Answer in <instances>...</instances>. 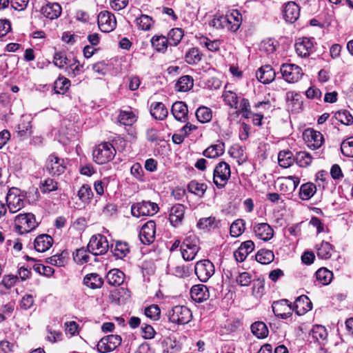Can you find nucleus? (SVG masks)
Instances as JSON below:
<instances>
[{"mask_svg":"<svg viewBox=\"0 0 353 353\" xmlns=\"http://www.w3.org/2000/svg\"><path fill=\"white\" fill-rule=\"evenodd\" d=\"M38 225L35 216L32 213L19 214L14 219L15 231L20 234H27Z\"/></svg>","mask_w":353,"mask_h":353,"instance_id":"nucleus-1","label":"nucleus"},{"mask_svg":"<svg viewBox=\"0 0 353 353\" xmlns=\"http://www.w3.org/2000/svg\"><path fill=\"white\" fill-rule=\"evenodd\" d=\"M199 249V240L194 234L187 236L181 245V254L185 261L194 259Z\"/></svg>","mask_w":353,"mask_h":353,"instance_id":"nucleus-2","label":"nucleus"},{"mask_svg":"<svg viewBox=\"0 0 353 353\" xmlns=\"http://www.w3.org/2000/svg\"><path fill=\"white\" fill-rule=\"evenodd\" d=\"M231 176L230 166L225 161L219 163L213 171V183L219 189L223 188Z\"/></svg>","mask_w":353,"mask_h":353,"instance_id":"nucleus-3","label":"nucleus"},{"mask_svg":"<svg viewBox=\"0 0 353 353\" xmlns=\"http://www.w3.org/2000/svg\"><path fill=\"white\" fill-rule=\"evenodd\" d=\"M168 318L170 322L178 325H185L192 319V312L189 308L183 305L173 307L168 312Z\"/></svg>","mask_w":353,"mask_h":353,"instance_id":"nucleus-4","label":"nucleus"},{"mask_svg":"<svg viewBox=\"0 0 353 353\" xmlns=\"http://www.w3.org/2000/svg\"><path fill=\"white\" fill-rule=\"evenodd\" d=\"M116 150L112 144L102 143L93 150V159L98 164H104L110 161L114 157Z\"/></svg>","mask_w":353,"mask_h":353,"instance_id":"nucleus-5","label":"nucleus"},{"mask_svg":"<svg viewBox=\"0 0 353 353\" xmlns=\"http://www.w3.org/2000/svg\"><path fill=\"white\" fill-rule=\"evenodd\" d=\"M87 248L88 252L94 256L101 255L108 250L109 243L103 235H94L90 239Z\"/></svg>","mask_w":353,"mask_h":353,"instance_id":"nucleus-6","label":"nucleus"},{"mask_svg":"<svg viewBox=\"0 0 353 353\" xmlns=\"http://www.w3.org/2000/svg\"><path fill=\"white\" fill-rule=\"evenodd\" d=\"M158 210L159 207L157 203L145 201L133 204L131 208V213L136 217L152 216L155 214Z\"/></svg>","mask_w":353,"mask_h":353,"instance_id":"nucleus-7","label":"nucleus"},{"mask_svg":"<svg viewBox=\"0 0 353 353\" xmlns=\"http://www.w3.org/2000/svg\"><path fill=\"white\" fill-rule=\"evenodd\" d=\"M7 207L11 213L20 210L24 205L23 196L20 195V190L17 188L9 189L6 196Z\"/></svg>","mask_w":353,"mask_h":353,"instance_id":"nucleus-8","label":"nucleus"},{"mask_svg":"<svg viewBox=\"0 0 353 353\" xmlns=\"http://www.w3.org/2000/svg\"><path fill=\"white\" fill-rule=\"evenodd\" d=\"M281 72L283 78L290 83L298 82L303 75L301 68L292 63H283L281 67Z\"/></svg>","mask_w":353,"mask_h":353,"instance_id":"nucleus-9","label":"nucleus"},{"mask_svg":"<svg viewBox=\"0 0 353 353\" xmlns=\"http://www.w3.org/2000/svg\"><path fill=\"white\" fill-rule=\"evenodd\" d=\"M194 272L201 281L206 282L214 274V266L209 260H202L196 263Z\"/></svg>","mask_w":353,"mask_h":353,"instance_id":"nucleus-10","label":"nucleus"},{"mask_svg":"<svg viewBox=\"0 0 353 353\" xmlns=\"http://www.w3.org/2000/svg\"><path fill=\"white\" fill-rule=\"evenodd\" d=\"M97 23L99 29L103 32H110L117 26L114 15L107 10L102 11L98 14Z\"/></svg>","mask_w":353,"mask_h":353,"instance_id":"nucleus-11","label":"nucleus"},{"mask_svg":"<svg viewBox=\"0 0 353 353\" xmlns=\"http://www.w3.org/2000/svg\"><path fill=\"white\" fill-rule=\"evenodd\" d=\"M121 343V337L117 334H110L103 337L97 344L100 353H106L114 350Z\"/></svg>","mask_w":353,"mask_h":353,"instance_id":"nucleus-12","label":"nucleus"},{"mask_svg":"<svg viewBox=\"0 0 353 353\" xmlns=\"http://www.w3.org/2000/svg\"><path fill=\"white\" fill-rule=\"evenodd\" d=\"M66 168L65 160L50 154L46 162V170L51 175L59 176L65 172Z\"/></svg>","mask_w":353,"mask_h":353,"instance_id":"nucleus-13","label":"nucleus"},{"mask_svg":"<svg viewBox=\"0 0 353 353\" xmlns=\"http://www.w3.org/2000/svg\"><path fill=\"white\" fill-rule=\"evenodd\" d=\"M303 136L307 147L312 150L319 148L324 142L323 134L313 129L305 130Z\"/></svg>","mask_w":353,"mask_h":353,"instance_id":"nucleus-14","label":"nucleus"},{"mask_svg":"<svg viewBox=\"0 0 353 353\" xmlns=\"http://www.w3.org/2000/svg\"><path fill=\"white\" fill-rule=\"evenodd\" d=\"M272 308L275 316L281 319H287L292 315L293 310L292 305L287 299H281L274 301Z\"/></svg>","mask_w":353,"mask_h":353,"instance_id":"nucleus-15","label":"nucleus"},{"mask_svg":"<svg viewBox=\"0 0 353 353\" xmlns=\"http://www.w3.org/2000/svg\"><path fill=\"white\" fill-rule=\"evenodd\" d=\"M156 224L153 221L146 222L141 228L139 239L143 244L150 245L155 239Z\"/></svg>","mask_w":353,"mask_h":353,"instance_id":"nucleus-16","label":"nucleus"},{"mask_svg":"<svg viewBox=\"0 0 353 353\" xmlns=\"http://www.w3.org/2000/svg\"><path fill=\"white\" fill-rule=\"evenodd\" d=\"M253 232L255 236L263 241H268L274 236V230L267 223H255L253 226Z\"/></svg>","mask_w":353,"mask_h":353,"instance_id":"nucleus-17","label":"nucleus"},{"mask_svg":"<svg viewBox=\"0 0 353 353\" xmlns=\"http://www.w3.org/2000/svg\"><path fill=\"white\" fill-rule=\"evenodd\" d=\"M313 47V39L307 37L299 38L294 45L297 54L301 57H308Z\"/></svg>","mask_w":353,"mask_h":353,"instance_id":"nucleus-18","label":"nucleus"},{"mask_svg":"<svg viewBox=\"0 0 353 353\" xmlns=\"http://www.w3.org/2000/svg\"><path fill=\"white\" fill-rule=\"evenodd\" d=\"M283 15L285 21L292 23L299 17L300 7L294 1H289L285 4Z\"/></svg>","mask_w":353,"mask_h":353,"instance_id":"nucleus-19","label":"nucleus"},{"mask_svg":"<svg viewBox=\"0 0 353 353\" xmlns=\"http://www.w3.org/2000/svg\"><path fill=\"white\" fill-rule=\"evenodd\" d=\"M225 17L226 29L233 32L237 31L242 23L241 14L237 10H233L225 15Z\"/></svg>","mask_w":353,"mask_h":353,"instance_id":"nucleus-20","label":"nucleus"},{"mask_svg":"<svg viewBox=\"0 0 353 353\" xmlns=\"http://www.w3.org/2000/svg\"><path fill=\"white\" fill-rule=\"evenodd\" d=\"M32 117L30 114H23L20 119V121L17 127L18 137L21 139H25L32 134Z\"/></svg>","mask_w":353,"mask_h":353,"instance_id":"nucleus-21","label":"nucleus"},{"mask_svg":"<svg viewBox=\"0 0 353 353\" xmlns=\"http://www.w3.org/2000/svg\"><path fill=\"white\" fill-rule=\"evenodd\" d=\"M292 307L298 315H303L312 310V303L306 295H301L296 298Z\"/></svg>","mask_w":353,"mask_h":353,"instance_id":"nucleus-22","label":"nucleus"},{"mask_svg":"<svg viewBox=\"0 0 353 353\" xmlns=\"http://www.w3.org/2000/svg\"><path fill=\"white\" fill-rule=\"evenodd\" d=\"M191 298L197 303L208 300L210 297L208 288L203 284L195 285L190 290Z\"/></svg>","mask_w":353,"mask_h":353,"instance_id":"nucleus-23","label":"nucleus"},{"mask_svg":"<svg viewBox=\"0 0 353 353\" xmlns=\"http://www.w3.org/2000/svg\"><path fill=\"white\" fill-rule=\"evenodd\" d=\"M254 250V243L248 240L243 242L239 248L234 252V256L238 262L244 261L249 254Z\"/></svg>","mask_w":353,"mask_h":353,"instance_id":"nucleus-24","label":"nucleus"},{"mask_svg":"<svg viewBox=\"0 0 353 353\" xmlns=\"http://www.w3.org/2000/svg\"><path fill=\"white\" fill-rule=\"evenodd\" d=\"M276 73L270 65L261 67L256 72L257 79L264 83L268 84L275 79Z\"/></svg>","mask_w":353,"mask_h":353,"instance_id":"nucleus-25","label":"nucleus"},{"mask_svg":"<svg viewBox=\"0 0 353 353\" xmlns=\"http://www.w3.org/2000/svg\"><path fill=\"white\" fill-rule=\"evenodd\" d=\"M171 112L176 120L181 122L187 121L188 109L185 103L183 101H176L172 106Z\"/></svg>","mask_w":353,"mask_h":353,"instance_id":"nucleus-26","label":"nucleus"},{"mask_svg":"<svg viewBox=\"0 0 353 353\" xmlns=\"http://www.w3.org/2000/svg\"><path fill=\"white\" fill-rule=\"evenodd\" d=\"M286 103L288 108L292 112H299L303 105L301 96L294 91L288 92L286 94Z\"/></svg>","mask_w":353,"mask_h":353,"instance_id":"nucleus-27","label":"nucleus"},{"mask_svg":"<svg viewBox=\"0 0 353 353\" xmlns=\"http://www.w3.org/2000/svg\"><path fill=\"white\" fill-rule=\"evenodd\" d=\"M61 11V7L58 3H48L41 8V14L50 20L58 18Z\"/></svg>","mask_w":353,"mask_h":353,"instance_id":"nucleus-28","label":"nucleus"},{"mask_svg":"<svg viewBox=\"0 0 353 353\" xmlns=\"http://www.w3.org/2000/svg\"><path fill=\"white\" fill-rule=\"evenodd\" d=\"M185 207L182 204L173 205L170 211L169 219L170 223L176 226L180 224L184 217Z\"/></svg>","mask_w":353,"mask_h":353,"instance_id":"nucleus-29","label":"nucleus"},{"mask_svg":"<svg viewBox=\"0 0 353 353\" xmlns=\"http://www.w3.org/2000/svg\"><path fill=\"white\" fill-rule=\"evenodd\" d=\"M53 239L48 234H41L34 241L35 250L39 252H44L52 245Z\"/></svg>","mask_w":353,"mask_h":353,"instance_id":"nucleus-30","label":"nucleus"},{"mask_svg":"<svg viewBox=\"0 0 353 353\" xmlns=\"http://www.w3.org/2000/svg\"><path fill=\"white\" fill-rule=\"evenodd\" d=\"M150 114L155 119L163 120L167 117L168 112L163 103L154 102L151 104Z\"/></svg>","mask_w":353,"mask_h":353,"instance_id":"nucleus-31","label":"nucleus"},{"mask_svg":"<svg viewBox=\"0 0 353 353\" xmlns=\"http://www.w3.org/2000/svg\"><path fill=\"white\" fill-rule=\"evenodd\" d=\"M316 254L321 259H329L332 254L333 246L328 242L323 241L316 245Z\"/></svg>","mask_w":353,"mask_h":353,"instance_id":"nucleus-32","label":"nucleus"},{"mask_svg":"<svg viewBox=\"0 0 353 353\" xmlns=\"http://www.w3.org/2000/svg\"><path fill=\"white\" fill-rule=\"evenodd\" d=\"M193 85V78L190 75H184L178 79L175 85V89L178 92H187L191 90Z\"/></svg>","mask_w":353,"mask_h":353,"instance_id":"nucleus-33","label":"nucleus"},{"mask_svg":"<svg viewBox=\"0 0 353 353\" xmlns=\"http://www.w3.org/2000/svg\"><path fill=\"white\" fill-rule=\"evenodd\" d=\"M295 156L290 150L281 151L278 154V161L281 167L288 168L295 161Z\"/></svg>","mask_w":353,"mask_h":353,"instance_id":"nucleus-34","label":"nucleus"},{"mask_svg":"<svg viewBox=\"0 0 353 353\" xmlns=\"http://www.w3.org/2000/svg\"><path fill=\"white\" fill-rule=\"evenodd\" d=\"M106 279L110 285L114 286L120 285L124 281V274L118 269H113L108 272Z\"/></svg>","mask_w":353,"mask_h":353,"instance_id":"nucleus-35","label":"nucleus"},{"mask_svg":"<svg viewBox=\"0 0 353 353\" xmlns=\"http://www.w3.org/2000/svg\"><path fill=\"white\" fill-rule=\"evenodd\" d=\"M83 283L88 288L97 289L102 286L103 281L98 274L92 273L84 277Z\"/></svg>","mask_w":353,"mask_h":353,"instance_id":"nucleus-36","label":"nucleus"},{"mask_svg":"<svg viewBox=\"0 0 353 353\" xmlns=\"http://www.w3.org/2000/svg\"><path fill=\"white\" fill-rule=\"evenodd\" d=\"M18 279L17 276L6 275L4 276L0 282V294H7L10 290L14 285Z\"/></svg>","mask_w":353,"mask_h":353,"instance_id":"nucleus-37","label":"nucleus"},{"mask_svg":"<svg viewBox=\"0 0 353 353\" xmlns=\"http://www.w3.org/2000/svg\"><path fill=\"white\" fill-rule=\"evenodd\" d=\"M207 188L205 183H199L196 180L191 181L188 185V191L199 197L203 196Z\"/></svg>","mask_w":353,"mask_h":353,"instance_id":"nucleus-38","label":"nucleus"},{"mask_svg":"<svg viewBox=\"0 0 353 353\" xmlns=\"http://www.w3.org/2000/svg\"><path fill=\"white\" fill-rule=\"evenodd\" d=\"M129 251V246L125 242L117 241L114 246L111 247V252L117 259H123Z\"/></svg>","mask_w":353,"mask_h":353,"instance_id":"nucleus-39","label":"nucleus"},{"mask_svg":"<svg viewBox=\"0 0 353 353\" xmlns=\"http://www.w3.org/2000/svg\"><path fill=\"white\" fill-rule=\"evenodd\" d=\"M251 330L254 335L259 339H264L268 335V329L262 321H257L251 325Z\"/></svg>","mask_w":353,"mask_h":353,"instance_id":"nucleus-40","label":"nucleus"},{"mask_svg":"<svg viewBox=\"0 0 353 353\" xmlns=\"http://www.w3.org/2000/svg\"><path fill=\"white\" fill-rule=\"evenodd\" d=\"M312 157L306 151H299L295 154V161L299 166L306 168L309 166L312 161Z\"/></svg>","mask_w":353,"mask_h":353,"instance_id":"nucleus-41","label":"nucleus"},{"mask_svg":"<svg viewBox=\"0 0 353 353\" xmlns=\"http://www.w3.org/2000/svg\"><path fill=\"white\" fill-rule=\"evenodd\" d=\"M256 260L261 264H269L274 259V252L270 250L261 249L256 254Z\"/></svg>","mask_w":353,"mask_h":353,"instance_id":"nucleus-42","label":"nucleus"},{"mask_svg":"<svg viewBox=\"0 0 353 353\" xmlns=\"http://www.w3.org/2000/svg\"><path fill=\"white\" fill-rule=\"evenodd\" d=\"M224 152V144L220 143L219 144L212 145L206 148L203 154L207 158H216L221 155Z\"/></svg>","mask_w":353,"mask_h":353,"instance_id":"nucleus-43","label":"nucleus"},{"mask_svg":"<svg viewBox=\"0 0 353 353\" xmlns=\"http://www.w3.org/2000/svg\"><path fill=\"white\" fill-rule=\"evenodd\" d=\"M316 185L312 183H306L301 186L299 194L303 200H308L316 192Z\"/></svg>","mask_w":353,"mask_h":353,"instance_id":"nucleus-44","label":"nucleus"},{"mask_svg":"<svg viewBox=\"0 0 353 353\" xmlns=\"http://www.w3.org/2000/svg\"><path fill=\"white\" fill-rule=\"evenodd\" d=\"M151 43L157 51L164 52L168 48V38L162 35H154L151 39Z\"/></svg>","mask_w":353,"mask_h":353,"instance_id":"nucleus-45","label":"nucleus"},{"mask_svg":"<svg viewBox=\"0 0 353 353\" xmlns=\"http://www.w3.org/2000/svg\"><path fill=\"white\" fill-rule=\"evenodd\" d=\"M195 114L197 120L202 123L210 121L212 117V110L209 108L205 106L199 108L196 110Z\"/></svg>","mask_w":353,"mask_h":353,"instance_id":"nucleus-46","label":"nucleus"},{"mask_svg":"<svg viewBox=\"0 0 353 353\" xmlns=\"http://www.w3.org/2000/svg\"><path fill=\"white\" fill-rule=\"evenodd\" d=\"M70 86V81L64 77H59L54 82V90L57 94H64Z\"/></svg>","mask_w":353,"mask_h":353,"instance_id":"nucleus-47","label":"nucleus"},{"mask_svg":"<svg viewBox=\"0 0 353 353\" xmlns=\"http://www.w3.org/2000/svg\"><path fill=\"white\" fill-rule=\"evenodd\" d=\"M333 277V274L327 268H320L316 272V278L322 285L329 284Z\"/></svg>","mask_w":353,"mask_h":353,"instance_id":"nucleus-48","label":"nucleus"},{"mask_svg":"<svg viewBox=\"0 0 353 353\" xmlns=\"http://www.w3.org/2000/svg\"><path fill=\"white\" fill-rule=\"evenodd\" d=\"M136 23L139 29L148 31L152 27L154 21L151 17L146 14H141L139 17L136 19Z\"/></svg>","mask_w":353,"mask_h":353,"instance_id":"nucleus-49","label":"nucleus"},{"mask_svg":"<svg viewBox=\"0 0 353 353\" xmlns=\"http://www.w3.org/2000/svg\"><path fill=\"white\" fill-rule=\"evenodd\" d=\"M245 222L243 219H236L230 225V233L233 237H238L241 235L245 230Z\"/></svg>","mask_w":353,"mask_h":353,"instance_id":"nucleus-50","label":"nucleus"},{"mask_svg":"<svg viewBox=\"0 0 353 353\" xmlns=\"http://www.w3.org/2000/svg\"><path fill=\"white\" fill-rule=\"evenodd\" d=\"M119 122L124 125H132L136 121L135 114L131 110H123L118 117Z\"/></svg>","mask_w":353,"mask_h":353,"instance_id":"nucleus-51","label":"nucleus"},{"mask_svg":"<svg viewBox=\"0 0 353 353\" xmlns=\"http://www.w3.org/2000/svg\"><path fill=\"white\" fill-rule=\"evenodd\" d=\"M67 254L68 253L63 251L60 254H57L48 258L46 261L48 263L52 265L58 267L64 266L67 262Z\"/></svg>","mask_w":353,"mask_h":353,"instance_id":"nucleus-52","label":"nucleus"},{"mask_svg":"<svg viewBox=\"0 0 353 353\" xmlns=\"http://www.w3.org/2000/svg\"><path fill=\"white\" fill-rule=\"evenodd\" d=\"M77 196L83 203H89L92 199L93 192L89 185H83L77 192Z\"/></svg>","mask_w":353,"mask_h":353,"instance_id":"nucleus-53","label":"nucleus"},{"mask_svg":"<svg viewBox=\"0 0 353 353\" xmlns=\"http://www.w3.org/2000/svg\"><path fill=\"white\" fill-rule=\"evenodd\" d=\"M238 111L243 117L245 119L250 118L252 112L251 111V105L248 99L243 98L241 99L239 104L238 103Z\"/></svg>","mask_w":353,"mask_h":353,"instance_id":"nucleus-54","label":"nucleus"},{"mask_svg":"<svg viewBox=\"0 0 353 353\" xmlns=\"http://www.w3.org/2000/svg\"><path fill=\"white\" fill-rule=\"evenodd\" d=\"M185 58L188 64L194 65L201 61V54L198 48H192L187 52Z\"/></svg>","mask_w":353,"mask_h":353,"instance_id":"nucleus-55","label":"nucleus"},{"mask_svg":"<svg viewBox=\"0 0 353 353\" xmlns=\"http://www.w3.org/2000/svg\"><path fill=\"white\" fill-rule=\"evenodd\" d=\"M223 98L227 105L235 109L238 108L239 97L235 92L225 90L223 94Z\"/></svg>","mask_w":353,"mask_h":353,"instance_id":"nucleus-56","label":"nucleus"},{"mask_svg":"<svg viewBox=\"0 0 353 353\" xmlns=\"http://www.w3.org/2000/svg\"><path fill=\"white\" fill-rule=\"evenodd\" d=\"M39 188L42 193H49L58 189V183L52 179L48 178L41 183Z\"/></svg>","mask_w":353,"mask_h":353,"instance_id":"nucleus-57","label":"nucleus"},{"mask_svg":"<svg viewBox=\"0 0 353 353\" xmlns=\"http://www.w3.org/2000/svg\"><path fill=\"white\" fill-rule=\"evenodd\" d=\"M300 183V179L298 176H289L284 178L283 182L281 183L282 186H285L287 191H294L297 188Z\"/></svg>","mask_w":353,"mask_h":353,"instance_id":"nucleus-58","label":"nucleus"},{"mask_svg":"<svg viewBox=\"0 0 353 353\" xmlns=\"http://www.w3.org/2000/svg\"><path fill=\"white\" fill-rule=\"evenodd\" d=\"M335 118L344 125H349L353 123V117L345 110L336 112Z\"/></svg>","mask_w":353,"mask_h":353,"instance_id":"nucleus-59","label":"nucleus"},{"mask_svg":"<svg viewBox=\"0 0 353 353\" xmlns=\"http://www.w3.org/2000/svg\"><path fill=\"white\" fill-rule=\"evenodd\" d=\"M88 251L83 248L77 250L73 256L74 261L80 265L88 263L89 255L88 254Z\"/></svg>","mask_w":353,"mask_h":353,"instance_id":"nucleus-60","label":"nucleus"},{"mask_svg":"<svg viewBox=\"0 0 353 353\" xmlns=\"http://www.w3.org/2000/svg\"><path fill=\"white\" fill-rule=\"evenodd\" d=\"M341 150L344 156L353 157V137L341 143Z\"/></svg>","mask_w":353,"mask_h":353,"instance_id":"nucleus-61","label":"nucleus"},{"mask_svg":"<svg viewBox=\"0 0 353 353\" xmlns=\"http://www.w3.org/2000/svg\"><path fill=\"white\" fill-rule=\"evenodd\" d=\"M145 314L150 319L157 321L160 317L161 310L157 305H151L145 309Z\"/></svg>","mask_w":353,"mask_h":353,"instance_id":"nucleus-62","label":"nucleus"},{"mask_svg":"<svg viewBox=\"0 0 353 353\" xmlns=\"http://www.w3.org/2000/svg\"><path fill=\"white\" fill-rule=\"evenodd\" d=\"M54 64L59 68H63L68 64V58L63 52H57L54 54Z\"/></svg>","mask_w":353,"mask_h":353,"instance_id":"nucleus-63","label":"nucleus"},{"mask_svg":"<svg viewBox=\"0 0 353 353\" xmlns=\"http://www.w3.org/2000/svg\"><path fill=\"white\" fill-rule=\"evenodd\" d=\"M201 43L203 44L209 50L216 52L219 49L221 42L219 40L211 41L207 37H203L201 39Z\"/></svg>","mask_w":353,"mask_h":353,"instance_id":"nucleus-64","label":"nucleus"}]
</instances>
